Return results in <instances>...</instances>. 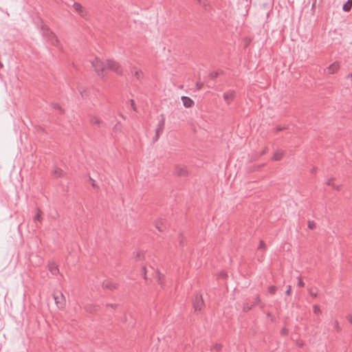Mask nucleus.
Here are the masks:
<instances>
[{
	"label": "nucleus",
	"mask_w": 352,
	"mask_h": 352,
	"mask_svg": "<svg viewBox=\"0 0 352 352\" xmlns=\"http://www.w3.org/2000/svg\"><path fill=\"white\" fill-rule=\"evenodd\" d=\"M91 63L97 74L100 77H104L107 70L121 74L119 64L113 60H107L106 63H104L96 57L91 60Z\"/></svg>",
	"instance_id": "f257e3e1"
},
{
	"label": "nucleus",
	"mask_w": 352,
	"mask_h": 352,
	"mask_svg": "<svg viewBox=\"0 0 352 352\" xmlns=\"http://www.w3.org/2000/svg\"><path fill=\"white\" fill-rule=\"evenodd\" d=\"M53 296L58 308L63 309L65 305V298L62 292L58 291L54 292Z\"/></svg>",
	"instance_id": "f03ea898"
},
{
	"label": "nucleus",
	"mask_w": 352,
	"mask_h": 352,
	"mask_svg": "<svg viewBox=\"0 0 352 352\" xmlns=\"http://www.w3.org/2000/svg\"><path fill=\"white\" fill-rule=\"evenodd\" d=\"M74 9L83 18H86L87 16V11L82 7V6L77 2H74L73 4Z\"/></svg>",
	"instance_id": "7ed1b4c3"
},
{
	"label": "nucleus",
	"mask_w": 352,
	"mask_h": 352,
	"mask_svg": "<svg viewBox=\"0 0 352 352\" xmlns=\"http://www.w3.org/2000/svg\"><path fill=\"white\" fill-rule=\"evenodd\" d=\"M43 31L44 34L47 36L49 42H50L52 45H56L58 44V40L56 35L48 29H46L45 30H43Z\"/></svg>",
	"instance_id": "20e7f679"
},
{
	"label": "nucleus",
	"mask_w": 352,
	"mask_h": 352,
	"mask_svg": "<svg viewBox=\"0 0 352 352\" xmlns=\"http://www.w3.org/2000/svg\"><path fill=\"white\" fill-rule=\"evenodd\" d=\"M223 98L225 102L229 104L235 98V91L233 90H229L223 94Z\"/></svg>",
	"instance_id": "39448f33"
},
{
	"label": "nucleus",
	"mask_w": 352,
	"mask_h": 352,
	"mask_svg": "<svg viewBox=\"0 0 352 352\" xmlns=\"http://www.w3.org/2000/svg\"><path fill=\"white\" fill-rule=\"evenodd\" d=\"M204 304V300L201 295H197L193 302V307L196 311L200 310Z\"/></svg>",
	"instance_id": "423d86ee"
},
{
	"label": "nucleus",
	"mask_w": 352,
	"mask_h": 352,
	"mask_svg": "<svg viewBox=\"0 0 352 352\" xmlns=\"http://www.w3.org/2000/svg\"><path fill=\"white\" fill-rule=\"evenodd\" d=\"M339 67L340 66L338 63H333L327 68L326 72L329 74H335L336 72H338Z\"/></svg>",
	"instance_id": "0eeeda50"
},
{
	"label": "nucleus",
	"mask_w": 352,
	"mask_h": 352,
	"mask_svg": "<svg viewBox=\"0 0 352 352\" xmlns=\"http://www.w3.org/2000/svg\"><path fill=\"white\" fill-rule=\"evenodd\" d=\"M181 99L184 106L186 108H190L194 104L193 100L188 96H182Z\"/></svg>",
	"instance_id": "6e6552de"
},
{
	"label": "nucleus",
	"mask_w": 352,
	"mask_h": 352,
	"mask_svg": "<svg viewBox=\"0 0 352 352\" xmlns=\"http://www.w3.org/2000/svg\"><path fill=\"white\" fill-rule=\"evenodd\" d=\"M175 173L179 176H184L188 174V171L186 167H182L179 166L175 167Z\"/></svg>",
	"instance_id": "1a4fd4ad"
},
{
	"label": "nucleus",
	"mask_w": 352,
	"mask_h": 352,
	"mask_svg": "<svg viewBox=\"0 0 352 352\" xmlns=\"http://www.w3.org/2000/svg\"><path fill=\"white\" fill-rule=\"evenodd\" d=\"M49 270L53 275H56L59 272L58 266L54 263H50L48 265Z\"/></svg>",
	"instance_id": "9d476101"
},
{
	"label": "nucleus",
	"mask_w": 352,
	"mask_h": 352,
	"mask_svg": "<svg viewBox=\"0 0 352 352\" xmlns=\"http://www.w3.org/2000/svg\"><path fill=\"white\" fill-rule=\"evenodd\" d=\"M131 73L138 80H140L142 78L143 73L140 69H138L137 68L134 67L131 71Z\"/></svg>",
	"instance_id": "9b49d317"
},
{
	"label": "nucleus",
	"mask_w": 352,
	"mask_h": 352,
	"mask_svg": "<svg viewBox=\"0 0 352 352\" xmlns=\"http://www.w3.org/2000/svg\"><path fill=\"white\" fill-rule=\"evenodd\" d=\"M102 287L107 289H113L116 288V285L109 280H104L102 283Z\"/></svg>",
	"instance_id": "f8f14e48"
},
{
	"label": "nucleus",
	"mask_w": 352,
	"mask_h": 352,
	"mask_svg": "<svg viewBox=\"0 0 352 352\" xmlns=\"http://www.w3.org/2000/svg\"><path fill=\"white\" fill-rule=\"evenodd\" d=\"M165 125V118L163 114L160 115V119L159 120V122L157 124V127L159 129L163 130Z\"/></svg>",
	"instance_id": "ddd939ff"
},
{
	"label": "nucleus",
	"mask_w": 352,
	"mask_h": 352,
	"mask_svg": "<svg viewBox=\"0 0 352 352\" xmlns=\"http://www.w3.org/2000/svg\"><path fill=\"white\" fill-rule=\"evenodd\" d=\"M352 6V0H348L346 3L343 5V10L346 12L350 11Z\"/></svg>",
	"instance_id": "4468645a"
},
{
	"label": "nucleus",
	"mask_w": 352,
	"mask_h": 352,
	"mask_svg": "<svg viewBox=\"0 0 352 352\" xmlns=\"http://www.w3.org/2000/svg\"><path fill=\"white\" fill-rule=\"evenodd\" d=\"M155 226H156V228L160 232L163 231L164 229L165 228V226H164V223L162 221L156 222Z\"/></svg>",
	"instance_id": "2eb2a0df"
},
{
	"label": "nucleus",
	"mask_w": 352,
	"mask_h": 352,
	"mask_svg": "<svg viewBox=\"0 0 352 352\" xmlns=\"http://www.w3.org/2000/svg\"><path fill=\"white\" fill-rule=\"evenodd\" d=\"M90 122L93 124H98V125L100 124V122H101L100 120L98 118L96 117V116L91 117V120H90Z\"/></svg>",
	"instance_id": "dca6fc26"
},
{
	"label": "nucleus",
	"mask_w": 352,
	"mask_h": 352,
	"mask_svg": "<svg viewBox=\"0 0 352 352\" xmlns=\"http://www.w3.org/2000/svg\"><path fill=\"white\" fill-rule=\"evenodd\" d=\"M63 172L61 169L60 168H55L54 170V175L56 177H60L63 175Z\"/></svg>",
	"instance_id": "f3484780"
},
{
	"label": "nucleus",
	"mask_w": 352,
	"mask_h": 352,
	"mask_svg": "<svg viewBox=\"0 0 352 352\" xmlns=\"http://www.w3.org/2000/svg\"><path fill=\"white\" fill-rule=\"evenodd\" d=\"M332 181H333V179H328V181L326 182V184L328 185V186H331L334 189L338 190H339V188L340 186H336L334 184L332 183Z\"/></svg>",
	"instance_id": "a211bd4d"
},
{
	"label": "nucleus",
	"mask_w": 352,
	"mask_h": 352,
	"mask_svg": "<svg viewBox=\"0 0 352 352\" xmlns=\"http://www.w3.org/2000/svg\"><path fill=\"white\" fill-rule=\"evenodd\" d=\"M283 156L282 153L277 151L274 153L273 159L274 160H280Z\"/></svg>",
	"instance_id": "6ab92c4d"
},
{
	"label": "nucleus",
	"mask_w": 352,
	"mask_h": 352,
	"mask_svg": "<svg viewBox=\"0 0 352 352\" xmlns=\"http://www.w3.org/2000/svg\"><path fill=\"white\" fill-rule=\"evenodd\" d=\"M41 211L40 209H37V212L36 214V215L34 216V221H40L41 220Z\"/></svg>",
	"instance_id": "aec40b11"
},
{
	"label": "nucleus",
	"mask_w": 352,
	"mask_h": 352,
	"mask_svg": "<svg viewBox=\"0 0 352 352\" xmlns=\"http://www.w3.org/2000/svg\"><path fill=\"white\" fill-rule=\"evenodd\" d=\"M313 309L315 314H320L321 313V310L317 305H314Z\"/></svg>",
	"instance_id": "412c9836"
},
{
	"label": "nucleus",
	"mask_w": 352,
	"mask_h": 352,
	"mask_svg": "<svg viewBox=\"0 0 352 352\" xmlns=\"http://www.w3.org/2000/svg\"><path fill=\"white\" fill-rule=\"evenodd\" d=\"M308 227L309 229H314L316 228V223L313 221H309Z\"/></svg>",
	"instance_id": "4be33fe9"
},
{
	"label": "nucleus",
	"mask_w": 352,
	"mask_h": 352,
	"mask_svg": "<svg viewBox=\"0 0 352 352\" xmlns=\"http://www.w3.org/2000/svg\"><path fill=\"white\" fill-rule=\"evenodd\" d=\"M333 324L334 329L337 331H339L340 330L339 323H338V322L337 320H334L333 322Z\"/></svg>",
	"instance_id": "5701e85b"
},
{
	"label": "nucleus",
	"mask_w": 352,
	"mask_h": 352,
	"mask_svg": "<svg viewBox=\"0 0 352 352\" xmlns=\"http://www.w3.org/2000/svg\"><path fill=\"white\" fill-rule=\"evenodd\" d=\"M304 285H305V284H304L303 281L302 280V278H301V276H299V277L298 278V286L299 287H304Z\"/></svg>",
	"instance_id": "b1692460"
},
{
	"label": "nucleus",
	"mask_w": 352,
	"mask_h": 352,
	"mask_svg": "<svg viewBox=\"0 0 352 352\" xmlns=\"http://www.w3.org/2000/svg\"><path fill=\"white\" fill-rule=\"evenodd\" d=\"M260 302V298L258 296H255L254 298V303L252 304V306L256 305Z\"/></svg>",
	"instance_id": "393cba45"
},
{
	"label": "nucleus",
	"mask_w": 352,
	"mask_h": 352,
	"mask_svg": "<svg viewBox=\"0 0 352 352\" xmlns=\"http://www.w3.org/2000/svg\"><path fill=\"white\" fill-rule=\"evenodd\" d=\"M252 307H253L252 305H249L248 304H245L244 306H243V309L244 311H248L250 310Z\"/></svg>",
	"instance_id": "a878e982"
},
{
	"label": "nucleus",
	"mask_w": 352,
	"mask_h": 352,
	"mask_svg": "<svg viewBox=\"0 0 352 352\" xmlns=\"http://www.w3.org/2000/svg\"><path fill=\"white\" fill-rule=\"evenodd\" d=\"M276 291V287L275 286L272 285L269 287V292L270 294H275Z\"/></svg>",
	"instance_id": "bb28decb"
},
{
	"label": "nucleus",
	"mask_w": 352,
	"mask_h": 352,
	"mask_svg": "<svg viewBox=\"0 0 352 352\" xmlns=\"http://www.w3.org/2000/svg\"><path fill=\"white\" fill-rule=\"evenodd\" d=\"M218 76V73L215 72H212L210 74V78L211 79H214Z\"/></svg>",
	"instance_id": "cd10ccee"
},
{
	"label": "nucleus",
	"mask_w": 352,
	"mask_h": 352,
	"mask_svg": "<svg viewBox=\"0 0 352 352\" xmlns=\"http://www.w3.org/2000/svg\"><path fill=\"white\" fill-rule=\"evenodd\" d=\"M203 86H204V84L201 82L199 81L196 83V88L197 90L201 89L203 87Z\"/></svg>",
	"instance_id": "c85d7f7f"
},
{
	"label": "nucleus",
	"mask_w": 352,
	"mask_h": 352,
	"mask_svg": "<svg viewBox=\"0 0 352 352\" xmlns=\"http://www.w3.org/2000/svg\"><path fill=\"white\" fill-rule=\"evenodd\" d=\"M291 291H292V286L291 285H288L287 286V289L285 292V294L287 295V296H289L291 294Z\"/></svg>",
	"instance_id": "c756f323"
},
{
	"label": "nucleus",
	"mask_w": 352,
	"mask_h": 352,
	"mask_svg": "<svg viewBox=\"0 0 352 352\" xmlns=\"http://www.w3.org/2000/svg\"><path fill=\"white\" fill-rule=\"evenodd\" d=\"M163 130L162 129H159L158 128L156 129L155 130V135H157V138H159L160 137V133Z\"/></svg>",
	"instance_id": "7c9ffc66"
},
{
	"label": "nucleus",
	"mask_w": 352,
	"mask_h": 352,
	"mask_svg": "<svg viewBox=\"0 0 352 352\" xmlns=\"http://www.w3.org/2000/svg\"><path fill=\"white\" fill-rule=\"evenodd\" d=\"M163 130L162 129H159L158 128L156 129L155 130V135H157V138H159L160 137V133Z\"/></svg>",
	"instance_id": "2f4dec72"
},
{
	"label": "nucleus",
	"mask_w": 352,
	"mask_h": 352,
	"mask_svg": "<svg viewBox=\"0 0 352 352\" xmlns=\"http://www.w3.org/2000/svg\"><path fill=\"white\" fill-rule=\"evenodd\" d=\"M130 102H131V107L133 108V109L134 111H136V107L135 105L134 100H131Z\"/></svg>",
	"instance_id": "473e14b6"
},
{
	"label": "nucleus",
	"mask_w": 352,
	"mask_h": 352,
	"mask_svg": "<svg viewBox=\"0 0 352 352\" xmlns=\"http://www.w3.org/2000/svg\"><path fill=\"white\" fill-rule=\"evenodd\" d=\"M142 274H143V276H144V278L146 279V268H145V267H142Z\"/></svg>",
	"instance_id": "72a5a7b5"
},
{
	"label": "nucleus",
	"mask_w": 352,
	"mask_h": 352,
	"mask_svg": "<svg viewBox=\"0 0 352 352\" xmlns=\"http://www.w3.org/2000/svg\"><path fill=\"white\" fill-rule=\"evenodd\" d=\"M309 294L313 297H316L317 296V293L313 292L311 289L309 290Z\"/></svg>",
	"instance_id": "f704fd0d"
},
{
	"label": "nucleus",
	"mask_w": 352,
	"mask_h": 352,
	"mask_svg": "<svg viewBox=\"0 0 352 352\" xmlns=\"http://www.w3.org/2000/svg\"><path fill=\"white\" fill-rule=\"evenodd\" d=\"M157 281H158V283L160 285H162V277H161L160 274H158V280H157Z\"/></svg>",
	"instance_id": "c9c22d12"
},
{
	"label": "nucleus",
	"mask_w": 352,
	"mask_h": 352,
	"mask_svg": "<svg viewBox=\"0 0 352 352\" xmlns=\"http://www.w3.org/2000/svg\"><path fill=\"white\" fill-rule=\"evenodd\" d=\"M264 247H265V243H264V242H263V241H260V244H259V247H258V248H261H261H263Z\"/></svg>",
	"instance_id": "e433bc0d"
},
{
	"label": "nucleus",
	"mask_w": 352,
	"mask_h": 352,
	"mask_svg": "<svg viewBox=\"0 0 352 352\" xmlns=\"http://www.w3.org/2000/svg\"><path fill=\"white\" fill-rule=\"evenodd\" d=\"M347 320H349V322L352 324V316L349 315L347 316Z\"/></svg>",
	"instance_id": "4c0bfd02"
},
{
	"label": "nucleus",
	"mask_w": 352,
	"mask_h": 352,
	"mask_svg": "<svg viewBox=\"0 0 352 352\" xmlns=\"http://www.w3.org/2000/svg\"><path fill=\"white\" fill-rule=\"evenodd\" d=\"M275 129H276V131H281L283 129H282V128H280V127H279V126H276V127L275 128Z\"/></svg>",
	"instance_id": "58836bf2"
},
{
	"label": "nucleus",
	"mask_w": 352,
	"mask_h": 352,
	"mask_svg": "<svg viewBox=\"0 0 352 352\" xmlns=\"http://www.w3.org/2000/svg\"><path fill=\"white\" fill-rule=\"evenodd\" d=\"M159 138H157V135H155V136L153 138V142H155L158 140Z\"/></svg>",
	"instance_id": "ea45409f"
},
{
	"label": "nucleus",
	"mask_w": 352,
	"mask_h": 352,
	"mask_svg": "<svg viewBox=\"0 0 352 352\" xmlns=\"http://www.w3.org/2000/svg\"><path fill=\"white\" fill-rule=\"evenodd\" d=\"M108 306H111V307H116V305H113V304H109L108 305Z\"/></svg>",
	"instance_id": "a19ab883"
},
{
	"label": "nucleus",
	"mask_w": 352,
	"mask_h": 352,
	"mask_svg": "<svg viewBox=\"0 0 352 352\" xmlns=\"http://www.w3.org/2000/svg\"><path fill=\"white\" fill-rule=\"evenodd\" d=\"M286 331H287V330H286V329H283L282 330V333H283V334H285V333H286Z\"/></svg>",
	"instance_id": "79ce46f5"
},
{
	"label": "nucleus",
	"mask_w": 352,
	"mask_h": 352,
	"mask_svg": "<svg viewBox=\"0 0 352 352\" xmlns=\"http://www.w3.org/2000/svg\"><path fill=\"white\" fill-rule=\"evenodd\" d=\"M215 348L217 349V350H219V348H220V345L217 344V345L215 346Z\"/></svg>",
	"instance_id": "37998d69"
},
{
	"label": "nucleus",
	"mask_w": 352,
	"mask_h": 352,
	"mask_svg": "<svg viewBox=\"0 0 352 352\" xmlns=\"http://www.w3.org/2000/svg\"><path fill=\"white\" fill-rule=\"evenodd\" d=\"M55 107H56V108H60V107H59V105H58V104H56V105L55 106Z\"/></svg>",
	"instance_id": "c03bdc74"
},
{
	"label": "nucleus",
	"mask_w": 352,
	"mask_h": 352,
	"mask_svg": "<svg viewBox=\"0 0 352 352\" xmlns=\"http://www.w3.org/2000/svg\"><path fill=\"white\" fill-rule=\"evenodd\" d=\"M3 67V65L0 63V68Z\"/></svg>",
	"instance_id": "a18cd8bd"
},
{
	"label": "nucleus",
	"mask_w": 352,
	"mask_h": 352,
	"mask_svg": "<svg viewBox=\"0 0 352 352\" xmlns=\"http://www.w3.org/2000/svg\"><path fill=\"white\" fill-rule=\"evenodd\" d=\"M350 76H351V77L352 78V73L351 74V75H350Z\"/></svg>",
	"instance_id": "49530a36"
}]
</instances>
